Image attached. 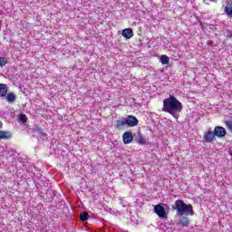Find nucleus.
Instances as JSON below:
<instances>
[{
    "label": "nucleus",
    "mask_w": 232,
    "mask_h": 232,
    "mask_svg": "<svg viewBox=\"0 0 232 232\" xmlns=\"http://www.w3.org/2000/svg\"><path fill=\"white\" fill-rule=\"evenodd\" d=\"M89 217H90V215H88V212H83V214H81V216H80L81 220H82L83 222L88 220Z\"/></svg>",
    "instance_id": "obj_18"
},
{
    "label": "nucleus",
    "mask_w": 232,
    "mask_h": 232,
    "mask_svg": "<svg viewBox=\"0 0 232 232\" xmlns=\"http://www.w3.org/2000/svg\"><path fill=\"white\" fill-rule=\"evenodd\" d=\"M124 144H131L133 142V134L131 131H126L122 135Z\"/></svg>",
    "instance_id": "obj_5"
},
{
    "label": "nucleus",
    "mask_w": 232,
    "mask_h": 232,
    "mask_svg": "<svg viewBox=\"0 0 232 232\" xmlns=\"http://www.w3.org/2000/svg\"><path fill=\"white\" fill-rule=\"evenodd\" d=\"M215 136V133L208 131L204 134V140H206V142H213Z\"/></svg>",
    "instance_id": "obj_9"
},
{
    "label": "nucleus",
    "mask_w": 232,
    "mask_h": 232,
    "mask_svg": "<svg viewBox=\"0 0 232 232\" xmlns=\"http://www.w3.org/2000/svg\"><path fill=\"white\" fill-rule=\"evenodd\" d=\"M5 99H6L7 102L12 104V103L15 102V100L17 99V96H15V93H14V92H9L5 96Z\"/></svg>",
    "instance_id": "obj_11"
},
{
    "label": "nucleus",
    "mask_w": 232,
    "mask_h": 232,
    "mask_svg": "<svg viewBox=\"0 0 232 232\" xmlns=\"http://www.w3.org/2000/svg\"><path fill=\"white\" fill-rule=\"evenodd\" d=\"M154 213L158 215L160 218H168V214H166V209L162 205L159 204L154 207Z\"/></svg>",
    "instance_id": "obj_3"
},
{
    "label": "nucleus",
    "mask_w": 232,
    "mask_h": 232,
    "mask_svg": "<svg viewBox=\"0 0 232 232\" xmlns=\"http://www.w3.org/2000/svg\"><path fill=\"white\" fill-rule=\"evenodd\" d=\"M12 139V133L7 130H0V140H8Z\"/></svg>",
    "instance_id": "obj_8"
},
{
    "label": "nucleus",
    "mask_w": 232,
    "mask_h": 232,
    "mask_svg": "<svg viewBox=\"0 0 232 232\" xmlns=\"http://www.w3.org/2000/svg\"><path fill=\"white\" fill-rule=\"evenodd\" d=\"M162 110L172 115L174 119H179L178 113L182 111V103L175 96H169L163 101Z\"/></svg>",
    "instance_id": "obj_1"
},
{
    "label": "nucleus",
    "mask_w": 232,
    "mask_h": 232,
    "mask_svg": "<svg viewBox=\"0 0 232 232\" xmlns=\"http://www.w3.org/2000/svg\"><path fill=\"white\" fill-rule=\"evenodd\" d=\"M8 93V86L5 83H0V97H5Z\"/></svg>",
    "instance_id": "obj_10"
},
{
    "label": "nucleus",
    "mask_w": 232,
    "mask_h": 232,
    "mask_svg": "<svg viewBox=\"0 0 232 232\" xmlns=\"http://www.w3.org/2000/svg\"><path fill=\"white\" fill-rule=\"evenodd\" d=\"M126 118H121V120L116 121V128L118 130H121V128H122V126H126Z\"/></svg>",
    "instance_id": "obj_12"
},
{
    "label": "nucleus",
    "mask_w": 232,
    "mask_h": 232,
    "mask_svg": "<svg viewBox=\"0 0 232 232\" xmlns=\"http://www.w3.org/2000/svg\"><path fill=\"white\" fill-rule=\"evenodd\" d=\"M137 142L138 144H140L142 146L146 144V138H144V136L140 132H138Z\"/></svg>",
    "instance_id": "obj_13"
},
{
    "label": "nucleus",
    "mask_w": 232,
    "mask_h": 232,
    "mask_svg": "<svg viewBox=\"0 0 232 232\" xmlns=\"http://www.w3.org/2000/svg\"><path fill=\"white\" fill-rule=\"evenodd\" d=\"M19 121L20 122H23V124H24L28 121V118L26 117V115L21 114L19 117Z\"/></svg>",
    "instance_id": "obj_19"
},
{
    "label": "nucleus",
    "mask_w": 232,
    "mask_h": 232,
    "mask_svg": "<svg viewBox=\"0 0 232 232\" xmlns=\"http://www.w3.org/2000/svg\"><path fill=\"white\" fill-rule=\"evenodd\" d=\"M214 135L216 137H226V129L220 126L216 127L214 129Z\"/></svg>",
    "instance_id": "obj_6"
},
{
    "label": "nucleus",
    "mask_w": 232,
    "mask_h": 232,
    "mask_svg": "<svg viewBox=\"0 0 232 232\" xmlns=\"http://www.w3.org/2000/svg\"><path fill=\"white\" fill-rule=\"evenodd\" d=\"M179 224L183 226V227H188L189 226V219L187 217H182L179 219Z\"/></svg>",
    "instance_id": "obj_14"
},
{
    "label": "nucleus",
    "mask_w": 232,
    "mask_h": 232,
    "mask_svg": "<svg viewBox=\"0 0 232 232\" xmlns=\"http://www.w3.org/2000/svg\"><path fill=\"white\" fill-rule=\"evenodd\" d=\"M225 13L228 17H232V4H227L225 7Z\"/></svg>",
    "instance_id": "obj_15"
},
{
    "label": "nucleus",
    "mask_w": 232,
    "mask_h": 232,
    "mask_svg": "<svg viewBox=\"0 0 232 232\" xmlns=\"http://www.w3.org/2000/svg\"><path fill=\"white\" fill-rule=\"evenodd\" d=\"M205 5H209L211 3V0H204Z\"/></svg>",
    "instance_id": "obj_21"
},
{
    "label": "nucleus",
    "mask_w": 232,
    "mask_h": 232,
    "mask_svg": "<svg viewBox=\"0 0 232 232\" xmlns=\"http://www.w3.org/2000/svg\"><path fill=\"white\" fill-rule=\"evenodd\" d=\"M125 121L129 128H135V126L139 124V120H137V118L133 115H129L127 118H125Z\"/></svg>",
    "instance_id": "obj_4"
},
{
    "label": "nucleus",
    "mask_w": 232,
    "mask_h": 232,
    "mask_svg": "<svg viewBox=\"0 0 232 232\" xmlns=\"http://www.w3.org/2000/svg\"><path fill=\"white\" fill-rule=\"evenodd\" d=\"M160 63L161 64H169V57H168L166 54H162L160 56Z\"/></svg>",
    "instance_id": "obj_16"
},
{
    "label": "nucleus",
    "mask_w": 232,
    "mask_h": 232,
    "mask_svg": "<svg viewBox=\"0 0 232 232\" xmlns=\"http://www.w3.org/2000/svg\"><path fill=\"white\" fill-rule=\"evenodd\" d=\"M225 124H226L227 130H229V131H231V133H232V120L225 121Z\"/></svg>",
    "instance_id": "obj_20"
},
{
    "label": "nucleus",
    "mask_w": 232,
    "mask_h": 232,
    "mask_svg": "<svg viewBox=\"0 0 232 232\" xmlns=\"http://www.w3.org/2000/svg\"><path fill=\"white\" fill-rule=\"evenodd\" d=\"M3 128V122L0 121V129Z\"/></svg>",
    "instance_id": "obj_22"
},
{
    "label": "nucleus",
    "mask_w": 232,
    "mask_h": 232,
    "mask_svg": "<svg viewBox=\"0 0 232 232\" xmlns=\"http://www.w3.org/2000/svg\"><path fill=\"white\" fill-rule=\"evenodd\" d=\"M122 37L125 39H131L133 37V29L131 28H126L121 33Z\"/></svg>",
    "instance_id": "obj_7"
},
{
    "label": "nucleus",
    "mask_w": 232,
    "mask_h": 232,
    "mask_svg": "<svg viewBox=\"0 0 232 232\" xmlns=\"http://www.w3.org/2000/svg\"><path fill=\"white\" fill-rule=\"evenodd\" d=\"M6 63H8V59H6V57H0V68L6 66Z\"/></svg>",
    "instance_id": "obj_17"
},
{
    "label": "nucleus",
    "mask_w": 232,
    "mask_h": 232,
    "mask_svg": "<svg viewBox=\"0 0 232 232\" xmlns=\"http://www.w3.org/2000/svg\"><path fill=\"white\" fill-rule=\"evenodd\" d=\"M175 207L173 209L176 210V213L178 217H188L190 215L193 217L195 215V211H193V206L192 205H188L184 203V200L182 199H178L175 201Z\"/></svg>",
    "instance_id": "obj_2"
}]
</instances>
